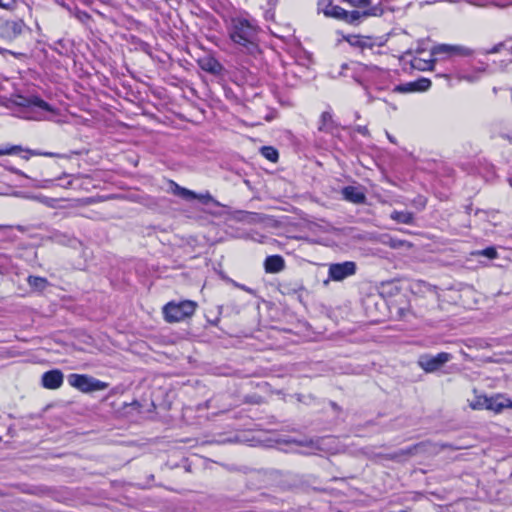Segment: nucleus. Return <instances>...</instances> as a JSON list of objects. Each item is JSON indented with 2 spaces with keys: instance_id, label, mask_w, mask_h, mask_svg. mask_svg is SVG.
<instances>
[{
  "instance_id": "f257e3e1",
  "label": "nucleus",
  "mask_w": 512,
  "mask_h": 512,
  "mask_svg": "<svg viewBox=\"0 0 512 512\" xmlns=\"http://www.w3.org/2000/svg\"><path fill=\"white\" fill-rule=\"evenodd\" d=\"M228 34L230 39L239 46L255 47L257 27L247 19L232 18L228 26Z\"/></svg>"
},
{
  "instance_id": "f03ea898",
  "label": "nucleus",
  "mask_w": 512,
  "mask_h": 512,
  "mask_svg": "<svg viewBox=\"0 0 512 512\" xmlns=\"http://www.w3.org/2000/svg\"><path fill=\"white\" fill-rule=\"evenodd\" d=\"M448 447H450L448 444H436L430 441H424L388 454L387 459L401 461L418 454H435Z\"/></svg>"
},
{
  "instance_id": "7ed1b4c3",
  "label": "nucleus",
  "mask_w": 512,
  "mask_h": 512,
  "mask_svg": "<svg viewBox=\"0 0 512 512\" xmlns=\"http://www.w3.org/2000/svg\"><path fill=\"white\" fill-rule=\"evenodd\" d=\"M376 11V8L366 9L363 11H346L338 5H332L328 10L325 11L324 15L326 17L341 20L347 24L358 25L362 22L363 19L377 15Z\"/></svg>"
},
{
  "instance_id": "20e7f679",
  "label": "nucleus",
  "mask_w": 512,
  "mask_h": 512,
  "mask_svg": "<svg viewBox=\"0 0 512 512\" xmlns=\"http://www.w3.org/2000/svg\"><path fill=\"white\" fill-rule=\"evenodd\" d=\"M196 307L197 304L190 300L179 303L169 302L163 308L165 320L169 323L180 322L185 318L191 317Z\"/></svg>"
},
{
  "instance_id": "39448f33",
  "label": "nucleus",
  "mask_w": 512,
  "mask_h": 512,
  "mask_svg": "<svg viewBox=\"0 0 512 512\" xmlns=\"http://www.w3.org/2000/svg\"><path fill=\"white\" fill-rule=\"evenodd\" d=\"M68 383L83 393L102 391L108 388V383L100 381L86 374H70Z\"/></svg>"
},
{
  "instance_id": "423d86ee",
  "label": "nucleus",
  "mask_w": 512,
  "mask_h": 512,
  "mask_svg": "<svg viewBox=\"0 0 512 512\" xmlns=\"http://www.w3.org/2000/svg\"><path fill=\"white\" fill-rule=\"evenodd\" d=\"M452 359V355L447 352H441L437 355L424 354L419 357L418 365L427 373H433L439 370Z\"/></svg>"
},
{
  "instance_id": "0eeeda50",
  "label": "nucleus",
  "mask_w": 512,
  "mask_h": 512,
  "mask_svg": "<svg viewBox=\"0 0 512 512\" xmlns=\"http://www.w3.org/2000/svg\"><path fill=\"white\" fill-rule=\"evenodd\" d=\"M173 185V193L179 197H181L184 200H194L197 199L203 204H209L213 203L216 206H220V203L213 198V196L206 191L205 193H196L192 190H189L187 188L181 187L180 185L176 184L175 182H172Z\"/></svg>"
},
{
  "instance_id": "6e6552de",
  "label": "nucleus",
  "mask_w": 512,
  "mask_h": 512,
  "mask_svg": "<svg viewBox=\"0 0 512 512\" xmlns=\"http://www.w3.org/2000/svg\"><path fill=\"white\" fill-rule=\"evenodd\" d=\"M434 56L443 55L444 57H469L473 50L463 45L439 44L433 47Z\"/></svg>"
},
{
  "instance_id": "1a4fd4ad",
  "label": "nucleus",
  "mask_w": 512,
  "mask_h": 512,
  "mask_svg": "<svg viewBox=\"0 0 512 512\" xmlns=\"http://www.w3.org/2000/svg\"><path fill=\"white\" fill-rule=\"evenodd\" d=\"M356 273V263L353 261H345L342 263H333L329 265V278L333 281H342L345 278Z\"/></svg>"
},
{
  "instance_id": "9d476101",
  "label": "nucleus",
  "mask_w": 512,
  "mask_h": 512,
  "mask_svg": "<svg viewBox=\"0 0 512 512\" xmlns=\"http://www.w3.org/2000/svg\"><path fill=\"white\" fill-rule=\"evenodd\" d=\"M14 103L21 107L39 108L43 111L52 112V113L55 112V109L50 104H48L47 102H45L44 100H42L41 98H39L37 96L25 97L22 95H16L15 99H14Z\"/></svg>"
},
{
  "instance_id": "9b49d317",
  "label": "nucleus",
  "mask_w": 512,
  "mask_h": 512,
  "mask_svg": "<svg viewBox=\"0 0 512 512\" xmlns=\"http://www.w3.org/2000/svg\"><path fill=\"white\" fill-rule=\"evenodd\" d=\"M21 151H25L28 155H24L23 159L28 160L30 156H44L51 158H66V155L54 152H42L38 150L23 149L21 146L14 145L4 149H0V155H11L17 154Z\"/></svg>"
},
{
  "instance_id": "f8f14e48",
  "label": "nucleus",
  "mask_w": 512,
  "mask_h": 512,
  "mask_svg": "<svg viewBox=\"0 0 512 512\" xmlns=\"http://www.w3.org/2000/svg\"><path fill=\"white\" fill-rule=\"evenodd\" d=\"M25 28L22 20L6 21L1 26L0 35L3 39L12 41L20 36Z\"/></svg>"
},
{
  "instance_id": "ddd939ff",
  "label": "nucleus",
  "mask_w": 512,
  "mask_h": 512,
  "mask_svg": "<svg viewBox=\"0 0 512 512\" xmlns=\"http://www.w3.org/2000/svg\"><path fill=\"white\" fill-rule=\"evenodd\" d=\"M431 81L427 78H420L416 81L407 82L395 86L394 92L399 93H411V92H423L430 88Z\"/></svg>"
},
{
  "instance_id": "4468645a",
  "label": "nucleus",
  "mask_w": 512,
  "mask_h": 512,
  "mask_svg": "<svg viewBox=\"0 0 512 512\" xmlns=\"http://www.w3.org/2000/svg\"><path fill=\"white\" fill-rule=\"evenodd\" d=\"M64 375L59 369H53L42 375V385L46 389L55 390L62 386Z\"/></svg>"
},
{
  "instance_id": "2eb2a0df",
  "label": "nucleus",
  "mask_w": 512,
  "mask_h": 512,
  "mask_svg": "<svg viewBox=\"0 0 512 512\" xmlns=\"http://www.w3.org/2000/svg\"><path fill=\"white\" fill-rule=\"evenodd\" d=\"M504 409H512V400L503 394H496L488 398L487 410L501 413Z\"/></svg>"
},
{
  "instance_id": "dca6fc26",
  "label": "nucleus",
  "mask_w": 512,
  "mask_h": 512,
  "mask_svg": "<svg viewBox=\"0 0 512 512\" xmlns=\"http://www.w3.org/2000/svg\"><path fill=\"white\" fill-rule=\"evenodd\" d=\"M342 196L345 200L354 204H363L366 201L365 193L358 187L346 186L342 189Z\"/></svg>"
},
{
  "instance_id": "f3484780",
  "label": "nucleus",
  "mask_w": 512,
  "mask_h": 512,
  "mask_svg": "<svg viewBox=\"0 0 512 512\" xmlns=\"http://www.w3.org/2000/svg\"><path fill=\"white\" fill-rule=\"evenodd\" d=\"M264 267L267 273H279L285 268V261L280 255H271L265 259Z\"/></svg>"
},
{
  "instance_id": "a211bd4d",
  "label": "nucleus",
  "mask_w": 512,
  "mask_h": 512,
  "mask_svg": "<svg viewBox=\"0 0 512 512\" xmlns=\"http://www.w3.org/2000/svg\"><path fill=\"white\" fill-rule=\"evenodd\" d=\"M349 43L356 48H359L362 52L365 50H372L374 43L370 37L366 36H351L348 38Z\"/></svg>"
},
{
  "instance_id": "6ab92c4d",
  "label": "nucleus",
  "mask_w": 512,
  "mask_h": 512,
  "mask_svg": "<svg viewBox=\"0 0 512 512\" xmlns=\"http://www.w3.org/2000/svg\"><path fill=\"white\" fill-rule=\"evenodd\" d=\"M335 128V123L333 121L332 115L330 112L325 111L321 114L319 126V131H323L326 133H332Z\"/></svg>"
},
{
  "instance_id": "aec40b11",
  "label": "nucleus",
  "mask_w": 512,
  "mask_h": 512,
  "mask_svg": "<svg viewBox=\"0 0 512 512\" xmlns=\"http://www.w3.org/2000/svg\"><path fill=\"white\" fill-rule=\"evenodd\" d=\"M391 219L402 224H413L414 215L408 211H393L390 215Z\"/></svg>"
},
{
  "instance_id": "412c9836",
  "label": "nucleus",
  "mask_w": 512,
  "mask_h": 512,
  "mask_svg": "<svg viewBox=\"0 0 512 512\" xmlns=\"http://www.w3.org/2000/svg\"><path fill=\"white\" fill-rule=\"evenodd\" d=\"M49 239L52 242H55V243L61 244V245H71L72 242L75 241V239L73 237H71L70 235H68L66 233L60 232V231L51 232V234L49 235Z\"/></svg>"
},
{
  "instance_id": "4be33fe9",
  "label": "nucleus",
  "mask_w": 512,
  "mask_h": 512,
  "mask_svg": "<svg viewBox=\"0 0 512 512\" xmlns=\"http://www.w3.org/2000/svg\"><path fill=\"white\" fill-rule=\"evenodd\" d=\"M27 282L30 287L35 288L37 290H44L48 286L47 279L39 276L30 275L27 278Z\"/></svg>"
},
{
  "instance_id": "5701e85b",
  "label": "nucleus",
  "mask_w": 512,
  "mask_h": 512,
  "mask_svg": "<svg viewBox=\"0 0 512 512\" xmlns=\"http://www.w3.org/2000/svg\"><path fill=\"white\" fill-rule=\"evenodd\" d=\"M202 69L212 74H219L222 66L217 60L209 58L202 64Z\"/></svg>"
},
{
  "instance_id": "b1692460",
  "label": "nucleus",
  "mask_w": 512,
  "mask_h": 512,
  "mask_svg": "<svg viewBox=\"0 0 512 512\" xmlns=\"http://www.w3.org/2000/svg\"><path fill=\"white\" fill-rule=\"evenodd\" d=\"M488 396L486 395H477L473 401L470 402L469 406L473 410H482L487 409L488 406Z\"/></svg>"
},
{
  "instance_id": "393cba45",
  "label": "nucleus",
  "mask_w": 512,
  "mask_h": 512,
  "mask_svg": "<svg viewBox=\"0 0 512 512\" xmlns=\"http://www.w3.org/2000/svg\"><path fill=\"white\" fill-rule=\"evenodd\" d=\"M261 154L271 162H277L279 157L278 151L272 146H263L261 148Z\"/></svg>"
},
{
  "instance_id": "a878e982",
  "label": "nucleus",
  "mask_w": 512,
  "mask_h": 512,
  "mask_svg": "<svg viewBox=\"0 0 512 512\" xmlns=\"http://www.w3.org/2000/svg\"><path fill=\"white\" fill-rule=\"evenodd\" d=\"M472 256H485L488 259H495L498 257L497 250L494 247H487L482 250H477L471 253Z\"/></svg>"
},
{
  "instance_id": "bb28decb",
  "label": "nucleus",
  "mask_w": 512,
  "mask_h": 512,
  "mask_svg": "<svg viewBox=\"0 0 512 512\" xmlns=\"http://www.w3.org/2000/svg\"><path fill=\"white\" fill-rule=\"evenodd\" d=\"M27 198L38 201L48 207H54L55 199L49 198L43 195H37V196H27Z\"/></svg>"
},
{
  "instance_id": "cd10ccee",
  "label": "nucleus",
  "mask_w": 512,
  "mask_h": 512,
  "mask_svg": "<svg viewBox=\"0 0 512 512\" xmlns=\"http://www.w3.org/2000/svg\"><path fill=\"white\" fill-rule=\"evenodd\" d=\"M355 8H365L370 5L371 0H341Z\"/></svg>"
},
{
  "instance_id": "c85d7f7f",
  "label": "nucleus",
  "mask_w": 512,
  "mask_h": 512,
  "mask_svg": "<svg viewBox=\"0 0 512 512\" xmlns=\"http://www.w3.org/2000/svg\"><path fill=\"white\" fill-rule=\"evenodd\" d=\"M384 243L393 249H399L406 245V241L394 238H389V240Z\"/></svg>"
},
{
  "instance_id": "c756f323",
  "label": "nucleus",
  "mask_w": 512,
  "mask_h": 512,
  "mask_svg": "<svg viewBox=\"0 0 512 512\" xmlns=\"http://www.w3.org/2000/svg\"><path fill=\"white\" fill-rule=\"evenodd\" d=\"M292 442L300 445V446H306V447H309L311 449H319V445H318V442L317 441H314V440H305V441H297V440H293Z\"/></svg>"
},
{
  "instance_id": "7c9ffc66",
  "label": "nucleus",
  "mask_w": 512,
  "mask_h": 512,
  "mask_svg": "<svg viewBox=\"0 0 512 512\" xmlns=\"http://www.w3.org/2000/svg\"><path fill=\"white\" fill-rule=\"evenodd\" d=\"M332 5V0H318V11H321L324 14Z\"/></svg>"
},
{
  "instance_id": "2f4dec72",
  "label": "nucleus",
  "mask_w": 512,
  "mask_h": 512,
  "mask_svg": "<svg viewBox=\"0 0 512 512\" xmlns=\"http://www.w3.org/2000/svg\"><path fill=\"white\" fill-rule=\"evenodd\" d=\"M16 6V0H0V8L12 10Z\"/></svg>"
},
{
  "instance_id": "473e14b6",
  "label": "nucleus",
  "mask_w": 512,
  "mask_h": 512,
  "mask_svg": "<svg viewBox=\"0 0 512 512\" xmlns=\"http://www.w3.org/2000/svg\"><path fill=\"white\" fill-rule=\"evenodd\" d=\"M502 46H503V44L499 43V44L495 45L494 47H492L490 50H487L486 53L487 54L498 53Z\"/></svg>"
},
{
  "instance_id": "72a5a7b5",
  "label": "nucleus",
  "mask_w": 512,
  "mask_h": 512,
  "mask_svg": "<svg viewBox=\"0 0 512 512\" xmlns=\"http://www.w3.org/2000/svg\"><path fill=\"white\" fill-rule=\"evenodd\" d=\"M356 130H357L358 133H360V134H362L364 136H367L369 134V131H368L366 126H358L356 128Z\"/></svg>"
},
{
  "instance_id": "f704fd0d",
  "label": "nucleus",
  "mask_w": 512,
  "mask_h": 512,
  "mask_svg": "<svg viewBox=\"0 0 512 512\" xmlns=\"http://www.w3.org/2000/svg\"><path fill=\"white\" fill-rule=\"evenodd\" d=\"M9 170L14 174H17V175H20L23 177H28L24 172H22L21 170H19L17 168H10Z\"/></svg>"
},
{
  "instance_id": "c9c22d12",
  "label": "nucleus",
  "mask_w": 512,
  "mask_h": 512,
  "mask_svg": "<svg viewBox=\"0 0 512 512\" xmlns=\"http://www.w3.org/2000/svg\"><path fill=\"white\" fill-rule=\"evenodd\" d=\"M460 79H462V80H467V81H469V82H472V81L474 80V79H473V77H471V76H467V75H463V76H461V77H460Z\"/></svg>"
},
{
  "instance_id": "e433bc0d",
  "label": "nucleus",
  "mask_w": 512,
  "mask_h": 512,
  "mask_svg": "<svg viewBox=\"0 0 512 512\" xmlns=\"http://www.w3.org/2000/svg\"><path fill=\"white\" fill-rule=\"evenodd\" d=\"M240 288H241V289H243V290H245V291H247V292H250V291H251L249 288H247L246 286H243V285H241V286H240Z\"/></svg>"
},
{
  "instance_id": "4c0bfd02",
  "label": "nucleus",
  "mask_w": 512,
  "mask_h": 512,
  "mask_svg": "<svg viewBox=\"0 0 512 512\" xmlns=\"http://www.w3.org/2000/svg\"><path fill=\"white\" fill-rule=\"evenodd\" d=\"M104 4H108L110 0H100Z\"/></svg>"
},
{
  "instance_id": "58836bf2",
  "label": "nucleus",
  "mask_w": 512,
  "mask_h": 512,
  "mask_svg": "<svg viewBox=\"0 0 512 512\" xmlns=\"http://www.w3.org/2000/svg\"><path fill=\"white\" fill-rule=\"evenodd\" d=\"M0 52H1V53H4V52H8V50L3 49V50H0ZM9 53H10V51H9ZM11 54H13V53L11 52Z\"/></svg>"
},
{
  "instance_id": "ea45409f",
  "label": "nucleus",
  "mask_w": 512,
  "mask_h": 512,
  "mask_svg": "<svg viewBox=\"0 0 512 512\" xmlns=\"http://www.w3.org/2000/svg\"><path fill=\"white\" fill-rule=\"evenodd\" d=\"M29 118L34 119V120L39 119V118H38V117H36V116H30Z\"/></svg>"
},
{
  "instance_id": "a19ab883",
  "label": "nucleus",
  "mask_w": 512,
  "mask_h": 512,
  "mask_svg": "<svg viewBox=\"0 0 512 512\" xmlns=\"http://www.w3.org/2000/svg\"><path fill=\"white\" fill-rule=\"evenodd\" d=\"M388 137H389V140H390L391 142H394V141H393V137H390V136H388Z\"/></svg>"
},
{
  "instance_id": "79ce46f5",
  "label": "nucleus",
  "mask_w": 512,
  "mask_h": 512,
  "mask_svg": "<svg viewBox=\"0 0 512 512\" xmlns=\"http://www.w3.org/2000/svg\"><path fill=\"white\" fill-rule=\"evenodd\" d=\"M3 228H5V226H3V225H0V229H3Z\"/></svg>"
},
{
  "instance_id": "37998d69",
  "label": "nucleus",
  "mask_w": 512,
  "mask_h": 512,
  "mask_svg": "<svg viewBox=\"0 0 512 512\" xmlns=\"http://www.w3.org/2000/svg\"><path fill=\"white\" fill-rule=\"evenodd\" d=\"M400 512H408V511H406V510H402V511H400Z\"/></svg>"
}]
</instances>
